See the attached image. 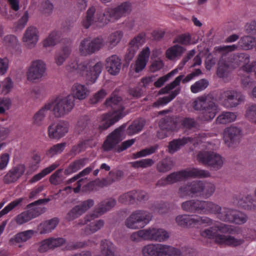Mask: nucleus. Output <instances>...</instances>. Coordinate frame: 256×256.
<instances>
[{
    "label": "nucleus",
    "instance_id": "f257e3e1",
    "mask_svg": "<svg viewBox=\"0 0 256 256\" xmlns=\"http://www.w3.org/2000/svg\"><path fill=\"white\" fill-rule=\"evenodd\" d=\"M132 10V4L130 1H126L114 7H108L104 10L96 9L90 6L86 12L82 24L86 28L92 24H96L100 26H104L109 22H114L130 14Z\"/></svg>",
    "mask_w": 256,
    "mask_h": 256
},
{
    "label": "nucleus",
    "instance_id": "f03ea898",
    "mask_svg": "<svg viewBox=\"0 0 256 256\" xmlns=\"http://www.w3.org/2000/svg\"><path fill=\"white\" fill-rule=\"evenodd\" d=\"M120 96L112 93L110 98H107L104 102L106 108H110L113 112L103 114L100 118V124L98 126L99 131L102 132L111 126L122 118L124 116V107L122 104Z\"/></svg>",
    "mask_w": 256,
    "mask_h": 256
},
{
    "label": "nucleus",
    "instance_id": "7ed1b4c3",
    "mask_svg": "<svg viewBox=\"0 0 256 256\" xmlns=\"http://www.w3.org/2000/svg\"><path fill=\"white\" fill-rule=\"evenodd\" d=\"M215 186L211 182H204L201 180H194L188 182L178 189L180 196L183 198L188 196L191 198L202 196L208 198L214 193Z\"/></svg>",
    "mask_w": 256,
    "mask_h": 256
},
{
    "label": "nucleus",
    "instance_id": "20e7f679",
    "mask_svg": "<svg viewBox=\"0 0 256 256\" xmlns=\"http://www.w3.org/2000/svg\"><path fill=\"white\" fill-rule=\"evenodd\" d=\"M230 228L228 225L221 224L218 226H212L200 232V235L208 238H215L217 244H225L230 246H236L243 244L244 240L237 239L230 236H224L220 233L230 232Z\"/></svg>",
    "mask_w": 256,
    "mask_h": 256
},
{
    "label": "nucleus",
    "instance_id": "39448f33",
    "mask_svg": "<svg viewBox=\"0 0 256 256\" xmlns=\"http://www.w3.org/2000/svg\"><path fill=\"white\" fill-rule=\"evenodd\" d=\"M103 64L102 62H98L94 66L90 64L89 62H84L78 64L76 60H71L66 66V70L70 72H76L82 76H84L86 80L93 84L102 72Z\"/></svg>",
    "mask_w": 256,
    "mask_h": 256
},
{
    "label": "nucleus",
    "instance_id": "423d86ee",
    "mask_svg": "<svg viewBox=\"0 0 256 256\" xmlns=\"http://www.w3.org/2000/svg\"><path fill=\"white\" fill-rule=\"evenodd\" d=\"M195 110L202 111L204 120L208 121L213 119L218 112L217 106L210 96H202L198 98L192 103Z\"/></svg>",
    "mask_w": 256,
    "mask_h": 256
},
{
    "label": "nucleus",
    "instance_id": "0eeeda50",
    "mask_svg": "<svg viewBox=\"0 0 256 256\" xmlns=\"http://www.w3.org/2000/svg\"><path fill=\"white\" fill-rule=\"evenodd\" d=\"M152 214L146 210H136L126 220V226L130 229H140L144 228L152 220Z\"/></svg>",
    "mask_w": 256,
    "mask_h": 256
},
{
    "label": "nucleus",
    "instance_id": "6e6552de",
    "mask_svg": "<svg viewBox=\"0 0 256 256\" xmlns=\"http://www.w3.org/2000/svg\"><path fill=\"white\" fill-rule=\"evenodd\" d=\"M197 160L200 163L214 171L220 169L224 164L222 156L212 151L200 152L197 154Z\"/></svg>",
    "mask_w": 256,
    "mask_h": 256
},
{
    "label": "nucleus",
    "instance_id": "1a4fd4ad",
    "mask_svg": "<svg viewBox=\"0 0 256 256\" xmlns=\"http://www.w3.org/2000/svg\"><path fill=\"white\" fill-rule=\"evenodd\" d=\"M141 253L142 256H175L176 248L166 244H150L142 248Z\"/></svg>",
    "mask_w": 256,
    "mask_h": 256
},
{
    "label": "nucleus",
    "instance_id": "9d476101",
    "mask_svg": "<svg viewBox=\"0 0 256 256\" xmlns=\"http://www.w3.org/2000/svg\"><path fill=\"white\" fill-rule=\"evenodd\" d=\"M104 44V40L102 38L98 37L92 40L86 38L81 41L79 51L82 56H90L100 50Z\"/></svg>",
    "mask_w": 256,
    "mask_h": 256
},
{
    "label": "nucleus",
    "instance_id": "9b49d317",
    "mask_svg": "<svg viewBox=\"0 0 256 256\" xmlns=\"http://www.w3.org/2000/svg\"><path fill=\"white\" fill-rule=\"evenodd\" d=\"M44 202V199H40L28 204L27 206L28 210L21 212L16 217V223L18 224L22 225L40 215L41 214L40 208L38 207L33 208V206L40 205Z\"/></svg>",
    "mask_w": 256,
    "mask_h": 256
},
{
    "label": "nucleus",
    "instance_id": "f8f14e48",
    "mask_svg": "<svg viewBox=\"0 0 256 256\" xmlns=\"http://www.w3.org/2000/svg\"><path fill=\"white\" fill-rule=\"evenodd\" d=\"M55 102L53 111L56 117H60L68 114L74 106V98L71 95L62 98H58Z\"/></svg>",
    "mask_w": 256,
    "mask_h": 256
},
{
    "label": "nucleus",
    "instance_id": "ddd939ff",
    "mask_svg": "<svg viewBox=\"0 0 256 256\" xmlns=\"http://www.w3.org/2000/svg\"><path fill=\"white\" fill-rule=\"evenodd\" d=\"M126 124H122L107 136L102 144L104 151L108 152L112 150L122 140Z\"/></svg>",
    "mask_w": 256,
    "mask_h": 256
},
{
    "label": "nucleus",
    "instance_id": "4468645a",
    "mask_svg": "<svg viewBox=\"0 0 256 256\" xmlns=\"http://www.w3.org/2000/svg\"><path fill=\"white\" fill-rule=\"evenodd\" d=\"M46 70V64L42 60H34L31 62L26 72L27 79L30 82L39 80L44 75Z\"/></svg>",
    "mask_w": 256,
    "mask_h": 256
},
{
    "label": "nucleus",
    "instance_id": "2eb2a0df",
    "mask_svg": "<svg viewBox=\"0 0 256 256\" xmlns=\"http://www.w3.org/2000/svg\"><path fill=\"white\" fill-rule=\"evenodd\" d=\"M68 122L63 120L52 124L48 128V137L55 140L62 138L68 132Z\"/></svg>",
    "mask_w": 256,
    "mask_h": 256
},
{
    "label": "nucleus",
    "instance_id": "dca6fc26",
    "mask_svg": "<svg viewBox=\"0 0 256 256\" xmlns=\"http://www.w3.org/2000/svg\"><path fill=\"white\" fill-rule=\"evenodd\" d=\"M26 166L24 164H18L12 166L3 177L4 184H10L18 182L24 174Z\"/></svg>",
    "mask_w": 256,
    "mask_h": 256
},
{
    "label": "nucleus",
    "instance_id": "f3484780",
    "mask_svg": "<svg viewBox=\"0 0 256 256\" xmlns=\"http://www.w3.org/2000/svg\"><path fill=\"white\" fill-rule=\"evenodd\" d=\"M160 130L157 132V136L163 139L168 136V133L176 128V118L174 116H168L162 119L159 122Z\"/></svg>",
    "mask_w": 256,
    "mask_h": 256
},
{
    "label": "nucleus",
    "instance_id": "a211bd4d",
    "mask_svg": "<svg viewBox=\"0 0 256 256\" xmlns=\"http://www.w3.org/2000/svg\"><path fill=\"white\" fill-rule=\"evenodd\" d=\"M94 204V201L92 199L83 201L79 204L74 206L67 214L66 218L70 221L73 220L84 213Z\"/></svg>",
    "mask_w": 256,
    "mask_h": 256
},
{
    "label": "nucleus",
    "instance_id": "6ab92c4d",
    "mask_svg": "<svg viewBox=\"0 0 256 256\" xmlns=\"http://www.w3.org/2000/svg\"><path fill=\"white\" fill-rule=\"evenodd\" d=\"M66 242V239L62 238H50L44 239L40 242L38 251L41 253L50 250L60 246Z\"/></svg>",
    "mask_w": 256,
    "mask_h": 256
},
{
    "label": "nucleus",
    "instance_id": "aec40b11",
    "mask_svg": "<svg viewBox=\"0 0 256 256\" xmlns=\"http://www.w3.org/2000/svg\"><path fill=\"white\" fill-rule=\"evenodd\" d=\"M146 240L162 242L168 239L169 237L167 232L162 228H150L144 229Z\"/></svg>",
    "mask_w": 256,
    "mask_h": 256
},
{
    "label": "nucleus",
    "instance_id": "412c9836",
    "mask_svg": "<svg viewBox=\"0 0 256 256\" xmlns=\"http://www.w3.org/2000/svg\"><path fill=\"white\" fill-rule=\"evenodd\" d=\"M105 66L110 74L116 76L120 72L122 60L117 55L113 54L106 58Z\"/></svg>",
    "mask_w": 256,
    "mask_h": 256
},
{
    "label": "nucleus",
    "instance_id": "4be33fe9",
    "mask_svg": "<svg viewBox=\"0 0 256 256\" xmlns=\"http://www.w3.org/2000/svg\"><path fill=\"white\" fill-rule=\"evenodd\" d=\"M222 96L228 107H235L240 102L244 100V96L234 90L225 91Z\"/></svg>",
    "mask_w": 256,
    "mask_h": 256
},
{
    "label": "nucleus",
    "instance_id": "5701e85b",
    "mask_svg": "<svg viewBox=\"0 0 256 256\" xmlns=\"http://www.w3.org/2000/svg\"><path fill=\"white\" fill-rule=\"evenodd\" d=\"M240 137L241 130L236 126H231L224 132V142L228 146L239 142Z\"/></svg>",
    "mask_w": 256,
    "mask_h": 256
},
{
    "label": "nucleus",
    "instance_id": "b1692460",
    "mask_svg": "<svg viewBox=\"0 0 256 256\" xmlns=\"http://www.w3.org/2000/svg\"><path fill=\"white\" fill-rule=\"evenodd\" d=\"M210 172L206 170L192 168L188 170L177 172V180L188 177L204 178L210 176Z\"/></svg>",
    "mask_w": 256,
    "mask_h": 256
},
{
    "label": "nucleus",
    "instance_id": "393cba45",
    "mask_svg": "<svg viewBox=\"0 0 256 256\" xmlns=\"http://www.w3.org/2000/svg\"><path fill=\"white\" fill-rule=\"evenodd\" d=\"M116 202L114 198H110L100 202L98 207L90 216L92 218H97L99 216L104 214L107 211L110 210L116 204Z\"/></svg>",
    "mask_w": 256,
    "mask_h": 256
},
{
    "label": "nucleus",
    "instance_id": "a878e982",
    "mask_svg": "<svg viewBox=\"0 0 256 256\" xmlns=\"http://www.w3.org/2000/svg\"><path fill=\"white\" fill-rule=\"evenodd\" d=\"M94 165H90V166L86 168L82 171H81L78 174L74 176L72 178L68 180V183H72L76 180H78L76 182V186L74 188V192L75 193H78L80 192L82 186L84 182H86V180L84 178H79L82 176H84L88 174L94 168Z\"/></svg>",
    "mask_w": 256,
    "mask_h": 256
},
{
    "label": "nucleus",
    "instance_id": "bb28decb",
    "mask_svg": "<svg viewBox=\"0 0 256 256\" xmlns=\"http://www.w3.org/2000/svg\"><path fill=\"white\" fill-rule=\"evenodd\" d=\"M92 214L87 215L84 218L85 224H87L84 230V232L87 235L94 233L100 229L104 225V221L102 220L90 222L96 218H92L90 216Z\"/></svg>",
    "mask_w": 256,
    "mask_h": 256
},
{
    "label": "nucleus",
    "instance_id": "cd10ccee",
    "mask_svg": "<svg viewBox=\"0 0 256 256\" xmlns=\"http://www.w3.org/2000/svg\"><path fill=\"white\" fill-rule=\"evenodd\" d=\"M202 200H192L182 204L183 210L191 212L202 214Z\"/></svg>",
    "mask_w": 256,
    "mask_h": 256
},
{
    "label": "nucleus",
    "instance_id": "c85d7f7f",
    "mask_svg": "<svg viewBox=\"0 0 256 256\" xmlns=\"http://www.w3.org/2000/svg\"><path fill=\"white\" fill-rule=\"evenodd\" d=\"M22 39L29 47L34 46L38 39V30L34 26L28 27L26 30Z\"/></svg>",
    "mask_w": 256,
    "mask_h": 256
},
{
    "label": "nucleus",
    "instance_id": "c756f323",
    "mask_svg": "<svg viewBox=\"0 0 256 256\" xmlns=\"http://www.w3.org/2000/svg\"><path fill=\"white\" fill-rule=\"evenodd\" d=\"M35 232V231L32 230L20 232L10 240V242L12 244L25 242L30 239Z\"/></svg>",
    "mask_w": 256,
    "mask_h": 256
},
{
    "label": "nucleus",
    "instance_id": "7c9ffc66",
    "mask_svg": "<svg viewBox=\"0 0 256 256\" xmlns=\"http://www.w3.org/2000/svg\"><path fill=\"white\" fill-rule=\"evenodd\" d=\"M72 95L74 98L80 100H84L88 94L89 90L88 88L83 84L78 83L74 84L72 88Z\"/></svg>",
    "mask_w": 256,
    "mask_h": 256
},
{
    "label": "nucleus",
    "instance_id": "2f4dec72",
    "mask_svg": "<svg viewBox=\"0 0 256 256\" xmlns=\"http://www.w3.org/2000/svg\"><path fill=\"white\" fill-rule=\"evenodd\" d=\"M53 108V104L49 102L42 107L38 112H36L33 117L34 124L37 126H40L42 124L45 116L49 110Z\"/></svg>",
    "mask_w": 256,
    "mask_h": 256
},
{
    "label": "nucleus",
    "instance_id": "473e14b6",
    "mask_svg": "<svg viewBox=\"0 0 256 256\" xmlns=\"http://www.w3.org/2000/svg\"><path fill=\"white\" fill-rule=\"evenodd\" d=\"M88 160L87 158H82L75 160L65 169L64 172V174L68 176L76 172L86 165Z\"/></svg>",
    "mask_w": 256,
    "mask_h": 256
},
{
    "label": "nucleus",
    "instance_id": "72a5a7b5",
    "mask_svg": "<svg viewBox=\"0 0 256 256\" xmlns=\"http://www.w3.org/2000/svg\"><path fill=\"white\" fill-rule=\"evenodd\" d=\"M59 222V220L57 218H54L50 220H46L41 223L39 226L40 232V234H44L50 232L57 226Z\"/></svg>",
    "mask_w": 256,
    "mask_h": 256
},
{
    "label": "nucleus",
    "instance_id": "f704fd0d",
    "mask_svg": "<svg viewBox=\"0 0 256 256\" xmlns=\"http://www.w3.org/2000/svg\"><path fill=\"white\" fill-rule=\"evenodd\" d=\"M96 256H114V246L112 242L104 240L100 242V254Z\"/></svg>",
    "mask_w": 256,
    "mask_h": 256
},
{
    "label": "nucleus",
    "instance_id": "c9c22d12",
    "mask_svg": "<svg viewBox=\"0 0 256 256\" xmlns=\"http://www.w3.org/2000/svg\"><path fill=\"white\" fill-rule=\"evenodd\" d=\"M60 165L58 162H56L52 164L47 168L43 169L40 172L34 175L30 180L31 183L36 182L42 178L44 177L47 174H50L52 171L57 168Z\"/></svg>",
    "mask_w": 256,
    "mask_h": 256
},
{
    "label": "nucleus",
    "instance_id": "e433bc0d",
    "mask_svg": "<svg viewBox=\"0 0 256 256\" xmlns=\"http://www.w3.org/2000/svg\"><path fill=\"white\" fill-rule=\"evenodd\" d=\"M221 206L210 201L202 200V214H214L216 216Z\"/></svg>",
    "mask_w": 256,
    "mask_h": 256
},
{
    "label": "nucleus",
    "instance_id": "4c0bfd02",
    "mask_svg": "<svg viewBox=\"0 0 256 256\" xmlns=\"http://www.w3.org/2000/svg\"><path fill=\"white\" fill-rule=\"evenodd\" d=\"M68 45L64 47L62 50L57 52L55 56L56 62L58 66L62 65L71 52L70 42H68Z\"/></svg>",
    "mask_w": 256,
    "mask_h": 256
},
{
    "label": "nucleus",
    "instance_id": "58836bf2",
    "mask_svg": "<svg viewBox=\"0 0 256 256\" xmlns=\"http://www.w3.org/2000/svg\"><path fill=\"white\" fill-rule=\"evenodd\" d=\"M144 124V120L142 118L134 120L128 128L127 134L130 136H132L139 132L143 128Z\"/></svg>",
    "mask_w": 256,
    "mask_h": 256
},
{
    "label": "nucleus",
    "instance_id": "ea45409f",
    "mask_svg": "<svg viewBox=\"0 0 256 256\" xmlns=\"http://www.w3.org/2000/svg\"><path fill=\"white\" fill-rule=\"evenodd\" d=\"M61 34L58 31H53L48 37L46 38L43 42L44 47L54 46L60 40Z\"/></svg>",
    "mask_w": 256,
    "mask_h": 256
},
{
    "label": "nucleus",
    "instance_id": "a19ab883",
    "mask_svg": "<svg viewBox=\"0 0 256 256\" xmlns=\"http://www.w3.org/2000/svg\"><path fill=\"white\" fill-rule=\"evenodd\" d=\"M234 210L226 207H221L220 210L219 211L216 218L222 221L230 222Z\"/></svg>",
    "mask_w": 256,
    "mask_h": 256
},
{
    "label": "nucleus",
    "instance_id": "79ce46f5",
    "mask_svg": "<svg viewBox=\"0 0 256 256\" xmlns=\"http://www.w3.org/2000/svg\"><path fill=\"white\" fill-rule=\"evenodd\" d=\"M66 146V142L54 144L46 151V155L48 158H52L56 155L61 154L64 150Z\"/></svg>",
    "mask_w": 256,
    "mask_h": 256
},
{
    "label": "nucleus",
    "instance_id": "37998d69",
    "mask_svg": "<svg viewBox=\"0 0 256 256\" xmlns=\"http://www.w3.org/2000/svg\"><path fill=\"white\" fill-rule=\"evenodd\" d=\"M199 222V220L192 218L188 215L177 216V223L182 227H189L194 224Z\"/></svg>",
    "mask_w": 256,
    "mask_h": 256
},
{
    "label": "nucleus",
    "instance_id": "c03bdc74",
    "mask_svg": "<svg viewBox=\"0 0 256 256\" xmlns=\"http://www.w3.org/2000/svg\"><path fill=\"white\" fill-rule=\"evenodd\" d=\"M232 60H233L232 62L237 66H244L249 63L250 56L246 54L238 53L233 56Z\"/></svg>",
    "mask_w": 256,
    "mask_h": 256
},
{
    "label": "nucleus",
    "instance_id": "a18cd8bd",
    "mask_svg": "<svg viewBox=\"0 0 256 256\" xmlns=\"http://www.w3.org/2000/svg\"><path fill=\"white\" fill-rule=\"evenodd\" d=\"M256 44V40L251 36H244L239 41V44L244 50H250Z\"/></svg>",
    "mask_w": 256,
    "mask_h": 256
},
{
    "label": "nucleus",
    "instance_id": "49530a36",
    "mask_svg": "<svg viewBox=\"0 0 256 256\" xmlns=\"http://www.w3.org/2000/svg\"><path fill=\"white\" fill-rule=\"evenodd\" d=\"M236 114L232 112H224L216 118V122L218 124H226L234 122L236 119Z\"/></svg>",
    "mask_w": 256,
    "mask_h": 256
},
{
    "label": "nucleus",
    "instance_id": "de8ad7c7",
    "mask_svg": "<svg viewBox=\"0 0 256 256\" xmlns=\"http://www.w3.org/2000/svg\"><path fill=\"white\" fill-rule=\"evenodd\" d=\"M146 40V34L142 32L138 34L136 36L133 38L129 42V46H132L133 48L138 49L140 46H142Z\"/></svg>",
    "mask_w": 256,
    "mask_h": 256
},
{
    "label": "nucleus",
    "instance_id": "09e8293b",
    "mask_svg": "<svg viewBox=\"0 0 256 256\" xmlns=\"http://www.w3.org/2000/svg\"><path fill=\"white\" fill-rule=\"evenodd\" d=\"M136 194V190L130 191L121 195L118 198V201L122 204H132L135 202L134 194Z\"/></svg>",
    "mask_w": 256,
    "mask_h": 256
},
{
    "label": "nucleus",
    "instance_id": "8fccbe9b",
    "mask_svg": "<svg viewBox=\"0 0 256 256\" xmlns=\"http://www.w3.org/2000/svg\"><path fill=\"white\" fill-rule=\"evenodd\" d=\"M176 96V90H174L171 94L158 98L156 102L153 103L152 106L154 108H158L160 106L166 105Z\"/></svg>",
    "mask_w": 256,
    "mask_h": 256
},
{
    "label": "nucleus",
    "instance_id": "3c124183",
    "mask_svg": "<svg viewBox=\"0 0 256 256\" xmlns=\"http://www.w3.org/2000/svg\"><path fill=\"white\" fill-rule=\"evenodd\" d=\"M158 148V144H156L154 146H150V148L142 149L141 150L134 154L133 156L134 158L144 157L154 153Z\"/></svg>",
    "mask_w": 256,
    "mask_h": 256
},
{
    "label": "nucleus",
    "instance_id": "603ef678",
    "mask_svg": "<svg viewBox=\"0 0 256 256\" xmlns=\"http://www.w3.org/2000/svg\"><path fill=\"white\" fill-rule=\"evenodd\" d=\"M232 220L230 222L235 223L238 224H241L245 223L248 219L244 213L234 210V212L232 216Z\"/></svg>",
    "mask_w": 256,
    "mask_h": 256
},
{
    "label": "nucleus",
    "instance_id": "864d4df0",
    "mask_svg": "<svg viewBox=\"0 0 256 256\" xmlns=\"http://www.w3.org/2000/svg\"><path fill=\"white\" fill-rule=\"evenodd\" d=\"M172 162L170 159L165 158L160 161L157 164V170L161 172H165L171 170Z\"/></svg>",
    "mask_w": 256,
    "mask_h": 256
},
{
    "label": "nucleus",
    "instance_id": "5fc2aeb1",
    "mask_svg": "<svg viewBox=\"0 0 256 256\" xmlns=\"http://www.w3.org/2000/svg\"><path fill=\"white\" fill-rule=\"evenodd\" d=\"M63 169L59 168L53 173L49 178L50 183L53 185L60 184L62 180Z\"/></svg>",
    "mask_w": 256,
    "mask_h": 256
},
{
    "label": "nucleus",
    "instance_id": "6e6d98bb",
    "mask_svg": "<svg viewBox=\"0 0 256 256\" xmlns=\"http://www.w3.org/2000/svg\"><path fill=\"white\" fill-rule=\"evenodd\" d=\"M23 200V198H20L8 204L6 207L4 208H3L0 212V218L7 214L10 210H12L14 208L18 206L22 202Z\"/></svg>",
    "mask_w": 256,
    "mask_h": 256
},
{
    "label": "nucleus",
    "instance_id": "4d7b16f0",
    "mask_svg": "<svg viewBox=\"0 0 256 256\" xmlns=\"http://www.w3.org/2000/svg\"><path fill=\"white\" fill-rule=\"evenodd\" d=\"M123 36V32L122 31L118 30L112 33L108 37V42L110 47L112 48L116 46L120 42Z\"/></svg>",
    "mask_w": 256,
    "mask_h": 256
},
{
    "label": "nucleus",
    "instance_id": "13d9d810",
    "mask_svg": "<svg viewBox=\"0 0 256 256\" xmlns=\"http://www.w3.org/2000/svg\"><path fill=\"white\" fill-rule=\"evenodd\" d=\"M154 164V161L150 158L142 159L131 162L132 166L136 168H146Z\"/></svg>",
    "mask_w": 256,
    "mask_h": 256
},
{
    "label": "nucleus",
    "instance_id": "bf43d9fd",
    "mask_svg": "<svg viewBox=\"0 0 256 256\" xmlns=\"http://www.w3.org/2000/svg\"><path fill=\"white\" fill-rule=\"evenodd\" d=\"M208 85V82L206 79H201L190 87L192 92L196 93L205 89Z\"/></svg>",
    "mask_w": 256,
    "mask_h": 256
},
{
    "label": "nucleus",
    "instance_id": "052dcab7",
    "mask_svg": "<svg viewBox=\"0 0 256 256\" xmlns=\"http://www.w3.org/2000/svg\"><path fill=\"white\" fill-rule=\"evenodd\" d=\"M245 116L252 122L256 118V104H250L246 106Z\"/></svg>",
    "mask_w": 256,
    "mask_h": 256
},
{
    "label": "nucleus",
    "instance_id": "680f3d73",
    "mask_svg": "<svg viewBox=\"0 0 256 256\" xmlns=\"http://www.w3.org/2000/svg\"><path fill=\"white\" fill-rule=\"evenodd\" d=\"M176 182V172H174L169 174L166 178L159 180L156 185L164 186L166 184H174Z\"/></svg>",
    "mask_w": 256,
    "mask_h": 256
},
{
    "label": "nucleus",
    "instance_id": "e2e57ef3",
    "mask_svg": "<svg viewBox=\"0 0 256 256\" xmlns=\"http://www.w3.org/2000/svg\"><path fill=\"white\" fill-rule=\"evenodd\" d=\"M239 205L245 210H252V196L247 195L242 198L238 202Z\"/></svg>",
    "mask_w": 256,
    "mask_h": 256
},
{
    "label": "nucleus",
    "instance_id": "0e129e2a",
    "mask_svg": "<svg viewBox=\"0 0 256 256\" xmlns=\"http://www.w3.org/2000/svg\"><path fill=\"white\" fill-rule=\"evenodd\" d=\"M176 72V68L174 69L170 72L167 74L160 78L156 82H154V86L157 88H160L164 84L167 82L169 78Z\"/></svg>",
    "mask_w": 256,
    "mask_h": 256
},
{
    "label": "nucleus",
    "instance_id": "69168bd1",
    "mask_svg": "<svg viewBox=\"0 0 256 256\" xmlns=\"http://www.w3.org/2000/svg\"><path fill=\"white\" fill-rule=\"evenodd\" d=\"M177 43L184 46L191 44V36L189 33L182 34L177 36Z\"/></svg>",
    "mask_w": 256,
    "mask_h": 256
},
{
    "label": "nucleus",
    "instance_id": "338daca9",
    "mask_svg": "<svg viewBox=\"0 0 256 256\" xmlns=\"http://www.w3.org/2000/svg\"><path fill=\"white\" fill-rule=\"evenodd\" d=\"M106 95V91L104 89H101L96 93L90 98V102L92 104H96L102 100Z\"/></svg>",
    "mask_w": 256,
    "mask_h": 256
},
{
    "label": "nucleus",
    "instance_id": "774afa93",
    "mask_svg": "<svg viewBox=\"0 0 256 256\" xmlns=\"http://www.w3.org/2000/svg\"><path fill=\"white\" fill-rule=\"evenodd\" d=\"M90 120L86 118H82L78 122L76 129L79 133L82 132L86 129Z\"/></svg>",
    "mask_w": 256,
    "mask_h": 256
}]
</instances>
